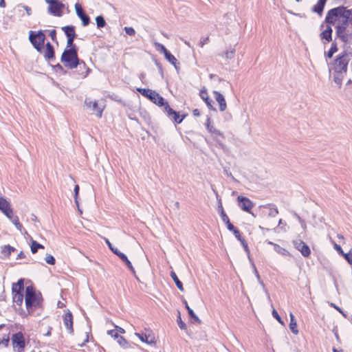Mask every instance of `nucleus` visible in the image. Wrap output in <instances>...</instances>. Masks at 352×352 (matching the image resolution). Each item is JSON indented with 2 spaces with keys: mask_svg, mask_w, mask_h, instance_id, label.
<instances>
[{
  "mask_svg": "<svg viewBox=\"0 0 352 352\" xmlns=\"http://www.w3.org/2000/svg\"><path fill=\"white\" fill-rule=\"evenodd\" d=\"M325 21L336 25L337 36L343 42L350 41L351 35L347 30L349 23L352 25V9L347 10L339 6L330 10L325 17Z\"/></svg>",
  "mask_w": 352,
  "mask_h": 352,
  "instance_id": "obj_1",
  "label": "nucleus"
},
{
  "mask_svg": "<svg viewBox=\"0 0 352 352\" xmlns=\"http://www.w3.org/2000/svg\"><path fill=\"white\" fill-rule=\"evenodd\" d=\"M60 61L63 65L70 69L76 68L81 63L85 64L82 60H80L78 57L77 49H65L63 51Z\"/></svg>",
  "mask_w": 352,
  "mask_h": 352,
  "instance_id": "obj_2",
  "label": "nucleus"
},
{
  "mask_svg": "<svg viewBox=\"0 0 352 352\" xmlns=\"http://www.w3.org/2000/svg\"><path fill=\"white\" fill-rule=\"evenodd\" d=\"M41 294H36L32 286H28L25 289V302L28 310L32 307H38L41 305Z\"/></svg>",
  "mask_w": 352,
  "mask_h": 352,
  "instance_id": "obj_3",
  "label": "nucleus"
},
{
  "mask_svg": "<svg viewBox=\"0 0 352 352\" xmlns=\"http://www.w3.org/2000/svg\"><path fill=\"white\" fill-rule=\"evenodd\" d=\"M45 39V36L41 30L37 32L34 31H30L29 32V40L30 43L40 53H41L42 50H43V46L44 45Z\"/></svg>",
  "mask_w": 352,
  "mask_h": 352,
  "instance_id": "obj_4",
  "label": "nucleus"
},
{
  "mask_svg": "<svg viewBox=\"0 0 352 352\" xmlns=\"http://www.w3.org/2000/svg\"><path fill=\"white\" fill-rule=\"evenodd\" d=\"M138 91L142 96L149 98L155 104L162 107L164 104V98L158 93L149 89L138 88Z\"/></svg>",
  "mask_w": 352,
  "mask_h": 352,
  "instance_id": "obj_5",
  "label": "nucleus"
},
{
  "mask_svg": "<svg viewBox=\"0 0 352 352\" xmlns=\"http://www.w3.org/2000/svg\"><path fill=\"white\" fill-rule=\"evenodd\" d=\"M45 3L49 5L48 12L55 16H61L65 9V4L59 0H45Z\"/></svg>",
  "mask_w": 352,
  "mask_h": 352,
  "instance_id": "obj_6",
  "label": "nucleus"
},
{
  "mask_svg": "<svg viewBox=\"0 0 352 352\" xmlns=\"http://www.w3.org/2000/svg\"><path fill=\"white\" fill-rule=\"evenodd\" d=\"M206 127L208 132L212 136L213 139L217 142L221 148H223L225 146L224 144L223 143L224 135L219 130L217 129L210 124V119L209 118L207 119Z\"/></svg>",
  "mask_w": 352,
  "mask_h": 352,
  "instance_id": "obj_7",
  "label": "nucleus"
},
{
  "mask_svg": "<svg viewBox=\"0 0 352 352\" xmlns=\"http://www.w3.org/2000/svg\"><path fill=\"white\" fill-rule=\"evenodd\" d=\"M85 106L93 111L98 118H101L104 107L99 105L96 100L92 101L90 98L85 100Z\"/></svg>",
  "mask_w": 352,
  "mask_h": 352,
  "instance_id": "obj_8",
  "label": "nucleus"
},
{
  "mask_svg": "<svg viewBox=\"0 0 352 352\" xmlns=\"http://www.w3.org/2000/svg\"><path fill=\"white\" fill-rule=\"evenodd\" d=\"M12 341L14 349L18 352H23L25 344L24 336L21 332L13 334Z\"/></svg>",
  "mask_w": 352,
  "mask_h": 352,
  "instance_id": "obj_9",
  "label": "nucleus"
},
{
  "mask_svg": "<svg viewBox=\"0 0 352 352\" xmlns=\"http://www.w3.org/2000/svg\"><path fill=\"white\" fill-rule=\"evenodd\" d=\"M239 207L243 211L250 213L254 207L253 202L248 197L239 195L237 197Z\"/></svg>",
  "mask_w": 352,
  "mask_h": 352,
  "instance_id": "obj_10",
  "label": "nucleus"
},
{
  "mask_svg": "<svg viewBox=\"0 0 352 352\" xmlns=\"http://www.w3.org/2000/svg\"><path fill=\"white\" fill-rule=\"evenodd\" d=\"M293 244L294 248L300 251L303 256L308 257L310 255L311 250L309 246L302 240H294Z\"/></svg>",
  "mask_w": 352,
  "mask_h": 352,
  "instance_id": "obj_11",
  "label": "nucleus"
},
{
  "mask_svg": "<svg viewBox=\"0 0 352 352\" xmlns=\"http://www.w3.org/2000/svg\"><path fill=\"white\" fill-rule=\"evenodd\" d=\"M325 23H327V25L320 34V39L324 45L329 43L332 40V29L331 27V24H329L326 21ZM332 25H334L333 24Z\"/></svg>",
  "mask_w": 352,
  "mask_h": 352,
  "instance_id": "obj_12",
  "label": "nucleus"
},
{
  "mask_svg": "<svg viewBox=\"0 0 352 352\" xmlns=\"http://www.w3.org/2000/svg\"><path fill=\"white\" fill-rule=\"evenodd\" d=\"M216 195H217V198L218 199V211L220 213L221 219L226 224L228 230H233L234 226L230 223L228 217L224 212L221 198H219V195L217 192H216Z\"/></svg>",
  "mask_w": 352,
  "mask_h": 352,
  "instance_id": "obj_13",
  "label": "nucleus"
},
{
  "mask_svg": "<svg viewBox=\"0 0 352 352\" xmlns=\"http://www.w3.org/2000/svg\"><path fill=\"white\" fill-rule=\"evenodd\" d=\"M75 9L76 14L82 21V25L87 26L90 22V19L89 16L85 13L81 6L79 3H76Z\"/></svg>",
  "mask_w": 352,
  "mask_h": 352,
  "instance_id": "obj_14",
  "label": "nucleus"
},
{
  "mask_svg": "<svg viewBox=\"0 0 352 352\" xmlns=\"http://www.w3.org/2000/svg\"><path fill=\"white\" fill-rule=\"evenodd\" d=\"M63 323L66 327L69 334L74 333L73 329V316L72 313L68 310V311L63 316Z\"/></svg>",
  "mask_w": 352,
  "mask_h": 352,
  "instance_id": "obj_15",
  "label": "nucleus"
},
{
  "mask_svg": "<svg viewBox=\"0 0 352 352\" xmlns=\"http://www.w3.org/2000/svg\"><path fill=\"white\" fill-rule=\"evenodd\" d=\"M213 94L216 101L219 104V110L221 111H224L227 108V104L224 96L221 93L217 91H213Z\"/></svg>",
  "mask_w": 352,
  "mask_h": 352,
  "instance_id": "obj_16",
  "label": "nucleus"
},
{
  "mask_svg": "<svg viewBox=\"0 0 352 352\" xmlns=\"http://www.w3.org/2000/svg\"><path fill=\"white\" fill-rule=\"evenodd\" d=\"M41 53H43L44 58L47 60H51L54 58V49L50 43H46L45 49Z\"/></svg>",
  "mask_w": 352,
  "mask_h": 352,
  "instance_id": "obj_17",
  "label": "nucleus"
},
{
  "mask_svg": "<svg viewBox=\"0 0 352 352\" xmlns=\"http://www.w3.org/2000/svg\"><path fill=\"white\" fill-rule=\"evenodd\" d=\"M135 335L143 342L148 344L155 343V338L151 334L135 333Z\"/></svg>",
  "mask_w": 352,
  "mask_h": 352,
  "instance_id": "obj_18",
  "label": "nucleus"
},
{
  "mask_svg": "<svg viewBox=\"0 0 352 352\" xmlns=\"http://www.w3.org/2000/svg\"><path fill=\"white\" fill-rule=\"evenodd\" d=\"M327 0H318L316 5L312 8V11L322 15Z\"/></svg>",
  "mask_w": 352,
  "mask_h": 352,
  "instance_id": "obj_19",
  "label": "nucleus"
},
{
  "mask_svg": "<svg viewBox=\"0 0 352 352\" xmlns=\"http://www.w3.org/2000/svg\"><path fill=\"white\" fill-rule=\"evenodd\" d=\"M261 207L268 209L267 216L270 217H275L278 214V208L272 204H267L265 206H262Z\"/></svg>",
  "mask_w": 352,
  "mask_h": 352,
  "instance_id": "obj_20",
  "label": "nucleus"
},
{
  "mask_svg": "<svg viewBox=\"0 0 352 352\" xmlns=\"http://www.w3.org/2000/svg\"><path fill=\"white\" fill-rule=\"evenodd\" d=\"M200 97L206 102L208 107L210 109L215 110V109L213 107L212 103V100L209 98L208 96V93L206 90H201L199 93Z\"/></svg>",
  "mask_w": 352,
  "mask_h": 352,
  "instance_id": "obj_21",
  "label": "nucleus"
},
{
  "mask_svg": "<svg viewBox=\"0 0 352 352\" xmlns=\"http://www.w3.org/2000/svg\"><path fill=\"white\" fill-rule=\"evenodd\" d=\"M12 208L10 203L3 197H0V210L5 213L8 210H11Z\"/></svg>",
  "mask_w": 352,
  "mask_h": 352,
  "instance_id": "obj_22",
  "label": "nucleus"
},
{
  "mask_svg": "<svg viewBox=\"0 0 352 352\" xmlns=\"http://www.w3.org/2000/svg\"><path fill=\"white\" fill-rule=\"evenodd\" d=\"M62 30L65 32L67 37L75 38L76 34L75 32V28L73 25H67L62 27Z\"/></svg>",
  "mask_w": 352,
  "mask_h": 352,
  "instance_id": "obj_23",
  "label": "nucleus"
},
{
  "mask_svg": "<svg viewBox=\"0 0 352 352\" xmlns=\"http://www.w3.org/2000/svg\"><path fill=\"white\" fill-rule=\"evenodd\" d=\"M267 243L269 245H273L274 251H276L278 254H281V255H284V256L289 255V252L286 249L280 247L279 245L276 244V243H273L272 241H267Z\"/></svg>",
  "mask_w": 352,
  "mask_h": 352,
  "instance_id": "obj_24",
  "label": "nucleus"
},
{
  "mask_svg": "<svg viewBox=\"0 0 352 352\" xmlns=\"http://www.w3.org/2000/svg\"><path fill=\"white\" fill-rule=\"evenodd\" d=\"M289 317H290L289 329L294 334L297 335L298 333V330L297 328L296 320L294 316L292 313L289 314Z\"/></svg>",
  "mask_w": 352,
  "mask_h": 352,
  "instance_id": "obj_25",
  "label": "nucleus"
},
{
  "mask_svg": "<svg viewBox=\"0 0 352 352\" xmlns=\"http://www.w3.org/2000/svg\"><path fill=\"white\" fill-rule=\"evenodd\" d=\"M118 256L126 265L129 269L135 274V270L131 263V261L128 259L127 256L122 252H119L118 254Z\"/></svg>",
  "mask_w": 352,
  "mask_h": 352,
  "instance_id": "obj_26",
  "label": "nucleus"
},
{
  "mask_svg": "<svg viewBox=\"0 0 352 352\" xmlns=\"http://www.w3.org/2000/svg\"><path fill=\"white\" fill-rule=\"evenodd\" d=\"M24 289L23 280L19 279L17 283L12 285V293L23 292Z\"/></svg>",
  "mask_w": 352,
  "mask_h": 352,
  "instance_id": "obj_27",
  "label": "nucleus"
},
{
  "mask_svg": "<svg viewBox=\"0 0 352 352\" xmlns=\"http://www.w3.org/2000/svg\"><path fill=\"white\" fill-rule=\"evenodd\" d=\"M338 52L337 43L336 42H333L331 45V47L327 52H324V57L326 58V61L327 62V58H331L333 55Z\"/></svg>",
  "mask_w": 352,
  "mask_h": 352,
  "instance_id": "obj_28",
  "label": "nucleus"
},
{
  "mask_svg": "<svg viewBox=\"0 0 352 352\" xmlns=\"http://www.w3.org/2000/svg\"><path fill=\"white\" fill-rule=\"evenodd\" d=\"M164 56H165V58L170 64H172L177 70L179 69V67H178L179 63L177 62V60L170 52H168L166 54H165Z\"/></svg>",
  "mask_w": 352,
  "mask_h": 352,
  "instance_id": "obj_29",
  "label": "nucleus"
},
{
  "mask_svg": "<svg viewBox=\"0 0 352 352\" xmlns=\"http://www.w3.org/2000/svg\"><path fill=\"white\" fill-rule=\"evenodd\" d=\"M183 302L185 304V307L187 309L189 316L192 318H193L195 322H197V323L200 324L201 323L200 319L195 315V314L194 313L193 310L188 306L186 300H184Z\"/></svg>",
  "mask_w": 352,
  "mask_h": 352,
  "instance_id": "obj_30",
  "label": "nucleus"
},
{
  "mask_svg": "<svg viewBox=\"0 0 352 352\" xmlns=\"http://www.w3.org/2000/svg\"><path fill=\"white\" fill-rule=\"evenodd\" d=\"M12 295L13 302L17 304L18 305H21L23 300V292L12 293Z\"/></svg>",
  "mask_w": 352,
  "mask_h": 352,
  "instance_id": "obj_31",
  "label": "nucleus"
},
{
  "mask_svg": "<svg viewBox=\"0 0 352 352\" xmlns=\"http://www.w3.org/2000/svg\"><path fill=\"white\" fill-rule=\"evenodd\" d=\"M171 278H173V280H174L176 286L177 287V288L183 292L184 291V287H183V285H182V283L179 280L177 276L176 275V274L172 271L170 272V274Z\"/></svg>",
  "mask_w": 352,
  "mask_h": 352,
  "instance_id": "obj_32",
  "label": "nucleus"
},
{
  "mask_svg": "<svg viewBox=\"0 0 352 352\" xmlns=\"http://www.w3.org/2000/svg\"><path fill=\"white\" fill-rule=\"evenodd\" d=\"M164 107V111L167 113V116L171 118L173 115H176V111H174L168 104L167 102L164 100V104L162 106Z\"/></svg>",
  "mask_w": 352,
  "mask_h": 352,
  "instance_id": "obj_33",
  "label": "nucleus"
},
{
  "mask_svg": "<svg viewBox=\"0 0 352 352\" xmlns=\"http://www.w3.org/2000/svg\"><path fill=\"white\" fill-rule=\"evenodd\" d=\"M44 246L38 243H37L36 241L32 240L31 243V252L32 254H35L38 249H43Z\"/></svg>",
  "mask_w": 352,
  "mask_h": 352,
  "instance_id": "obj_34",
  "label": "nucleus"
},
{
  "mask_svg": "<svg viewBox=\"0 0 352 352\" xmlns=\"http://www.w3.org/2000/svg\"><path fill=\"white\" fill-rule=\"evenodd\" d=\"M118 344L124 349L129 347V343L128 341L122 336H120L117 339Z\"/></svg>",
  "mask_w": 352,
  "mask_h": 352,
  "instance_id": "obj_35",
  "label": "nucleus"
},
{
  "mask_svg": "<svg viewBox=\"0 0 352 352\" xmlns=\"http://www.w3.org/2000/svg\"><path fill=\"white\" fill-rule=\"evenodd\" d=\"M96 22L98 28H103L106 25V22L104 17L102 15L96 17Z\"/></svg>",
  "mask_w": 352,
  "mask_h": 352,
  "instance_id": "obj_36",
  "label": "nucleus"
},
{
  "mask_svg": "<svg viewBox=\"0 0 352 352\" xmlns=\"http://www.w3.org/2000/svg\"><path fill=\"white\" fill-rule=\"evenodd\" d=\"M12 222V223L15 226L16 228L20 231L21 233L22 232V230H23V226L22 224L19 222V218L17 216H15V217L11 221Z\"/></svg>",
  "mask_w": 352,
  "mask_h": 352,
  "instance_id": "obj_37",
  "label": "nucleus"
},
{
  "mask_svg": "<svg viewBox=\"0 0 352 352\" xmlns=\"http://www.w3.org/2000/svg\"><path fill=\"white\" fill-rule=\"evenodd\" d=\"M155 46L157 47V50L162 53H163L164 55L166 54L169 51L167 50V49L164 47V45L160 43H154Z\"/></svg>",
  "mask_w": 352,
  "mask_h": 352,
  "instance_id": "obj_38",
  "label": "nucleus"
},
{
  "mask_svg": "<svg viewBox=\"0 0 352 352\" xmlns=\"http://www.w3.org/2000/svg\"><path fill=\"white\" fill-rule=\"evenodd\" d=\"M104 241L106 244L108 245L109 248L116 254L118 256V254L120 252L116 248H114L109 240L108 239L104 238Z\"/></svg>",
  "mask_w": 352,
  "mask_h": 352,
  "instance_id": "obj_39",
  "label": "nucleus"
},
{
  "mask_svg": "<svg viewBox=\"0 0 352 352\" xmlns=\"http://www.w3.org/2000/svg\"><path fill=\"white\" fill-rule=\"evenodd\" d=\"M184 118L185 116H180L179 113L176 111V115H173L170 119L174 120V122H175L176 123L179 124L183 121Z\"/></svg>",
  "mask_w": 352,
  "mask_h": 352,
  "instance_id": "obj_40",
  "label": "nucleus"
},
{
  "mask_svg": "<svg viewBox=\"0 0 352 352\" xmlns=\"http://www.w3.org/2000/svg\"><path fill=\"white\" fill-rule=\"evenodd\" d=\"M14 251H15V248L9 245H5L3 249V253L5 254H7V255H10V254Z\"/></svg>",
  "mask_w": 352,
  "mask_h": 352,
  "instance_id": "obj_41",
  "label": "nucleus"
},
{
  "mask_svg": "<svg viewBox=\"0 0 352 352\" xmlns=\"http://www.w3.org/2000/svg\"><path fill=\"white\" fill-rule=\"evenodd\" d=\"M45 262L47 263V264H50V265H54L55 264V258L54 257L50 254H47L46 256H45Z\"/></svg>",
  "mask_w": 352,
  "mask_h": 352,
  "instance_id": "obj_42",
  "label": "nucleus"
},
{
  "mask_svg": "<svg viewBox=\"0 0 352 352\" xmlns=\"http://www.w3.org/2000/svg\"><path fill=\"white\" fill-rule=\"evenodd\" d=\"M75 38L68 37L67 41V47L65 49H77L76 45H74V40Z\"/></svg>",
  "mask_w": 352,
  "mask_h": 352,
  "instance_id": "obj_43",
  "label": "nucleus"
},
{
  "mask_svg": "<svg viewBox=\"0 0 352 352\" xmlns=\"http://www.w3.org/2000/svg\"><path fill=\"white\" fill-rule=\"evenodd\" d=\"M272 314L274 318H275L278 321L279 323L284 325V322L282 320L281 318L280 317L278 312L274 308H273Z\"/></svg>",
  "mask_w": 352,
  "mask_h": 352,
  "instance_id": "obj_44",
  "label": "nucleus"
},
{
  "mask_svg": "<svg viewBox=\"0 0 352 352\" xmlns=\"http://www.w3.org/2000/svg\"><path fill=\"white\" fill-rule=\"evenodd\" d=\"M349 264H352V249L342 255Z\"/></svg>",
  "mask_w": 352,
  "mask_h": 352,
  "instance_id": "obj_45",
  "label": "nucleus"
},
{
  "mask_svg": "<svg viewBox=\"0 0 352 352\" xmlns=\"http://www.w3.org/2000/svg\"><path fill=\"white\" fill-rule=\"evenodd\" d=\"M230 231L232 232L233 234H234L235 237L240 241L241 239H243V238L241 236V233L239 232V230L236 228L234 226V229L233 230H229Z\"/></svg>",
  "mask_w": 352,
  "mask_h": 352,
  "instance_id": "obj_46",
  "label": "nucleus"
},
{
  "mask_svg": "<svg viewBox=\"0 0 352 352\" xmlns=\"http://www.w3.org/2000/svg\"><path fill=\"white\" fill-rule=\"evenodd\" d=\"M234 54H235V50H234V49H232L231 50H228L226 52L225 56L227 59H232L234 58Z\"/></svg>",
  "mask_w": 352,
  "mask_h": 352,
  "instance_id": "obj_47",
  "label": "nucleus"
},
{
  "mask_svg": "<svg viewBox=\"0 0 352 352\" xmlns=\"http://www.w3.org/2000/svg\"><path fill=\"white\" fill-rule=\"evenodd\" d=\"M124 31L129 36H134L135 34V30L131 27H125Z\"/></svg>",
  "mask_w": 352,
  "mask_h": 352,
  "instance_id": "obj_48",
  "label": "nucleus"
},
{
  "mask_svg": "<svg viewBox=\"0 0 352 352\" xmlns=\"http://www.w3.org/2000/svg\"><path fill=\"white\" fill-rule=\"evenodd\" d=\"M107 334L111 336L112 338H113L116 340H117L118 338L120 336L118 335V332L116 331V330H114V329L107 331Z\"/></svg>",
  "mask_w": 352,
  "mask_h": 352,
  "instance_id": "obj_49",
  "label": "nucleus"
},
{
  "mask_svg": "<svg viewBox=\"0 0 352 352\" xmlns=\"http://www.w3.org/2000/svg\"><path fill=\"white\" fill-rule=\"evenodd\" d=\"M240 242H241V245H242L245 252L246 253H248V254H250V250H249L248 245V243L245 241V240L244 239H241L240 241Z\"/></svg>",
  "mask_w": 352,
  "mask_h": 352,
  "instance_id": "obj_50",
  "label": "nucleus"
},
{
  "mask_svg": "<svg viewBox=\"0 0 352 352\" xmlns=\"http://www.w3.org/2000/svg\"><path fill=\"white\" fill-rule=\"evenodd\" d=\"M79 191V186L76 185L74 188V199L76 205L78 206V195Z\"/></svg>",
  "mask_w": 352,
  "mask_h": 352,
  "instance_id": "obj_51",
  "label": "nucleus"
},
{
  "mask_svg": "<svg viewBox=\"0 0 352 352\" xmlns=\"http://www.w3.org/2000/svg\"><path fill=\"white\" fill-rule=\"evenodd\" d=\"M178 326L181 329H185L186 327V324L182 320L180 316H179L177 319Z\"/></svg>",
  "mask_w": 352,
  "mask_h": 352,
  "instance_id": "obj_52",
  "label": "nucleus"
},
{
  "mask_svg": "<svg viewBox=\"0 0 352 352\" xmlns=\"http://www.w3.org/2000/svg\"><path fill=\"white\" fill-rule=\"evenodd\" d=\"M10 221H12L15 216L14 215L12 209L11 210H8V212L3 213Z\"/></svg>",
  "mask_w": 352,
  "mask_h": 352,
  "instance_id": "obj_53",
  "label": "nucleus"
},
{
  "mask_svg": "<svg viewBox=\"0 0 352 352\" xmlns=\"http://www.w3.org/2000/svg\"><path fill=\"white\" fill-rule=\"evenodd\" d=\"M331 306L332 307H333L335 309H336L337 311H338L340 314H342V315L344 317V318H346V314L339 307H338L337 305H336L334 303H331Z\"/></svg>",
  "mask_w": 352,
  "mask_h": 352,
  "instance_id": "obj_54",
  "label": "nucleus"
},
{
  "mask_svg": "<svg viewBox=\"0 0 352 352\" xmlns=\"http://www.w3.org/2000/svg\"><path fill=\"white\" fill-rule=\"evenodd\" d=\"M50 36L52 38V40L54 41V42H56L57 43V40H56V32L55 30H52L50 31Z\"/></svg>",
  "mask_w": 352,
  "mask_h": 352,
  "instance_id": "obj_55",
  "label": "nucleus"
},
{
  "mask_svg": "<svg viewBox=\"0 0 352 352\" xmlns=\"http://www.w3.org/2000/svg\"><path fill=\"white\" fill-rule=\"evenodd\" d=\"M224 173L228 177H230L233 181L238 182V180L235 179L232 174L230 172H228V170L224 169Z\"/></svg>",
  "mask_w": 352,
  "mask_h": 352,
  "instance_id": "obj_56",
  "label": "nucleus"
},
{
  "mask_svg": "<svg viewBox=\"0 0 352 352\" xmlns=\"http://www.w3.org/2000/svg\"><path fill=\"white\" fill-rule=\"evenodd\" d=\"M9 337L8 336L7 338H3L1 341H0V344H3L4 346H7L8 342H9Z\"/></svg>",
  "mask_w": 352,
  "mask_h": 352,
  "instance_id": "obj_57",
  "label": "nucleus"
},
{
  "mask_svg": "<svg viewBox=\"0 0 352 352\" xmlns=\"http://www.w3.org/2000/svg\"><path fill=\"white\" fill-rule=\"evenodd\" d=\"M278 226H280L281 229H283L284 231L286 230L285 227L287 226V223L285 222H283L282 219L279 220Z\"/></svg>",
  "mask_w": 352,
  "mask_h": 352,
  "instance_id": "obj_58",
  "label": "nucleus"
},
{
  "mask_svg": "<svg viewBox=\"0 0 352 352\" xmlns=\"http://www.w3.org/2000/svg\"><path fill=\"white\" fill-rule=\"evenodd\" d=\"M335 248L337 250L340 254L343 255L344 254L342 248L339 245L336 244Z\"/></svg>",
  "mask_w": 352,
  "mask_h": 352,
  "instance_id": "obj_59",
  "label": "nucleus"
},
{
  "mask_svg": "<svg viewBox=\"0 0 352 352\" xmlns=\"http://www.w3.org/2000/svg\"><path fill=\"white\" fill-rule=\"evenodd\" d=\"M115 328L116 330V331L118 333H125V331L123 328L120 327H118L117 325H115Z\"/></svg>",
  "mask_w": 352,
  "mask_h": 352,
  "instance_id": "obj_60",
  "label": "nucleus"
},
{
  "mask_svg": "<svg viewBox=\"0 0 352 352\" xmlns=\"http://www.w3.org/2000/svg\"><path fill=\"white\" fill-rule=\"evenodd\" d=\"M23 8L26 11V13L28 16L31 15L32 14V10L30 7L27 6H23Z\"/></svg>",
  "mask_w": 352,
  "mask_h": 352,
  "instance_id": "obj_61",
  "label": "nucleus"
},
{
  "mask_svg": "<svg viewBox=\"0 0 352 352\" xmlns=\"http://www.w3.org/2000/svg\"><path fill=\"white\" fill-rule=\"evenodd\" d=\"M208 37H206V38H204V39H203L202 41H200V43H199V45H200V47H203L206 43H208Z\"/></svg>",
  "mask_w": 352,
  "mask_h": 352,
  "instance_id": "obj_62",
  "label": "nucleus"
},
{
  "mask_svg": "<svg viewBox=\"0 0 352 352\" xmlns=\"http://www.w3.org/2000/svg\"><path fill=\"white\" fill-rule=\"evenodd\" d=\"M255 275H256V278H257V279H258V283H260V284H261L263 287H265V285H264V283H263V280L261 279V277H260L259 274H258V273H257V274H255Z\"/></svg>",
  "mask_w": 352,
  "mask_h": 352,
  "instance_id": "obj_63",
  "label": "nucleus"
},
{
  "mask_svg": "<svg viewBox=\"0 0 352 352\" xmlns=\"http://www.w3.org/2000/svg\"><path fill=\"white\" fill-rule=\"evenodd\" d=\"M192 113L195 116H199L200 115L199 111L197 109L192 111Z\"/></svg>",
  "mask_w": 352,
  "mask_h": 352,
  "instance_id": "obj_64",
  "label": "nucleus"
}]
</instances>
